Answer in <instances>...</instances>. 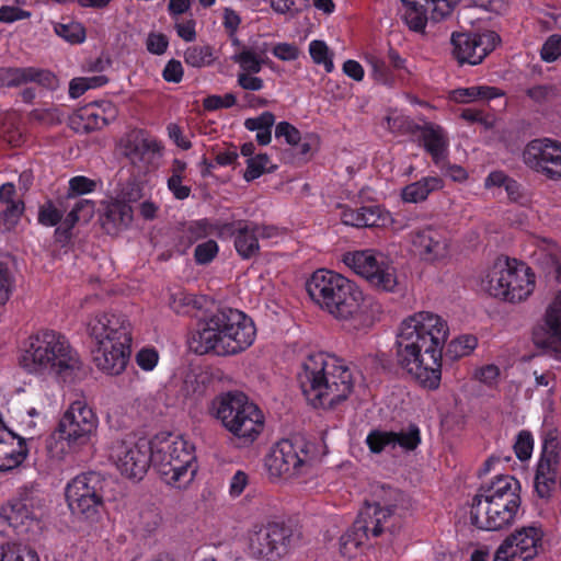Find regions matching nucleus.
Listing matches in <instances>:
<instances>
[{
  "instance_id": "nucleus-1",
  "label": "nucleus",
  "mask_w": 561,
  "mask_h": 561,
  "mask_svg": "<svg viewBox=\"0 0 561 561\" xmlns=\"http://www.w3.org/2000/svg\"><path fill=\"white\" fill-rule=\"evenodd\" d=\"M448 334L446 320L430 311L415 312L400 324L397 363L425 389L436 390L440 385L443 347Z\"/></svg>"
},
{
  "instance_id": "nucleus-2",
  "label": "nucleus",
  "mask_w": 561,
  "mask_h": 561,
  "mask_svg": "<svg viewBox=\"0 0 561 561\" xmlns=\"http://www.w3.org/2000/svg\"><path fill=\"white\" fill-rule=\"evenodd\" d=\"M256 328L243 311L220 308L198 320L188 345L195 354L231 356L248 350L255 341Z\"/></svg>"
},
{
  "instance_id": "nucleus-3",
  "label": "nucleus",
  "mask_w": 561,
  "mask_h": 561,
  "mask_svg": "<svg viewBox=\"0 0 561 561\" xmlns=\"http://www.w3.org/2000/svg\"><path fill=\"white\" fill-rule=\"evenodd\" d=\"M306 290L317 306L347 323L351 329L369 327L371 321L366 310L364 293L342 274L319 268L308 278Z\"/></svg>"
},
{
  "instance_id": "nucleus-4",
  "label": "nucleus",
  "mask_w": 561,
  "mask_h": 561,
  "mask_svg": "<svg viewBox=\"0 0 561 561\" xmlns=\"http://www.w3.org/2000/svg\"><path fill=\"white\" fill-rule=\"evenodd\" d=\"M19 364L27 374L62 383L72 381L81 367L80 356L68 339L50 329L38 330L25 340Z\"/></svg>"
},
{
  "instance_id": "nucleus-5",
  "label": "nucleus",
  "mask_w": 561,
  "mask_h": 561,
  "mask_svg": "<svg viewBox=\"0 0 561 561\" xmlns=\"http://www.w3.org/2000/svg\"><path fill=\"white\" fill-rule=\"evenodd\" d=\"M298 382L308 402L322 409L334 408L346 400L354 387L346 362L323 352L306 357L298 373Z\"/></svg>"
},
{
  "instance_id": "nucleus-6",
  "label": "nucleus",
  "mask_w": 561,
  "mask_h": 561,
  "mask_svg": "<svg viewBox=\"0 0 561 561\" xmlns=\"http://www.w3.org/2000/svg\"><path fill=\"white\" fill-rule=\"evenodd\" d=\"M88 334L94 342L93 360L107 375L125 370L131 354L133 333L127 316L122 312H100L88 322Z\"/></svg>"
},
{
  "instance_id": "nucleus-7",
  "label": "nucleus",
  "mask_w": 561,
  "mask_h": 561,
  "mask_svg": "<svg viewBox=\"0 0 561 561\" xmlns=\"http://www.w3.org/2000/svg\"><path fill=\"white\" fill-rule=\"evenodd\" d=\"M522 504L520 483L513 476H496L481 485L472 499L471 524L481 530L497 531L515 522Z\"/></svg>"
},
{
  "instance_id": "nucleus-8",
  "label": "nucleus",
  "mask_w": 561,
  "mask_h": 561,
  "mask_svg": "<svg viewBox=\"0 0 561 561\" xmlns=\"http://www.w3.org/2000/svg\"><path fill=\"white\" fill-rule=\"evenodd\" d=\"M153 467L169 485L183 488L197 471L195 447L183 436L171 433L151 439Z\"/></svg>"
},
{
  "instance_id": "nucleus-9",
  "label": "nucleus",
  "mask_w": 561,
  "mask_h": 561,
  "mask_svg": "<svg viewBox=\"0 0 561 561\" xmlns=\"http://www.w3.org/2000/svg\"><path fill=\"white\" fill-rule=\"evenodd\" d=\"M535 288V274L524 262L499 256L486 275L489 294L515 304L525 300Z\"/></svg>"
},
{
  "instance_id": "nucleus-10",
  "label": "nucleus",
  "mask_w": 561,
  "mask_h": 561,
  "mask_svg": "<svg viewBox=\"0 0 561 561\" xmlns=\"http://www.w3.org/2000/svg\"><path fill=\"white\" fill-rule=\"evenodd\" d=\"M216 416L243 444L253 443L264 426V415L242 392H228L216 402Z\"/></svg>"
},
{
  "instance_id": "nucleus-11",
  "label": "nucleus",
  "mask_w": 561,
  "mask_h": 561,
  "mask_svg": "<svg viewBox=\"0 0 561 561\" xmlns=\"http://www.w3.org/2000/svg\"><path fill=\"white\" fill-rule=\"evenodd\" d=\"M394 507V505H381L379 502H365L353 525L340 539L342 554L352 557L354 550L382 533L394 534L397 519Z\"/></svg>"
},
{
  "instance_id": "nucleus-12",
  "label": "nucleus",
  "mask_w": 561,
  "mask_h": 561,
  "mask_svg": "<svg viewBox=\"0 0 561 561\" xmlns=\"http://www.w3.org/2000/svg\"><path fill=\"white\" fill-rule=\"evenodd\" d=\"M295 545L294 530L283 522L255 524L247 534L245 553L257 561H278Z\"/></svg>"
},
{
  "instance_id": "nucleus-13",
  "label": "nucleus",
  "mask_w": 561,
  "mask_h": 561,
  "mask_svg": "<svg viewBox=\"0 0 561 561\" xmlns=\"http://www.w3.org/2000/svg\"><path fill=\"white\" fill-rule=\"evenodd\" d=\"M107 480L100 472L88 471L71 479L65 496L72 515L93 520L104 507Z\"/></svg>"
},
{
  "instance_id": "nucleus-14",
  "label": "nucleus",
  "mask_w": 561,
  "mask_h": 561,
  "mask_svg": "<svg viewBox=\"0 0 561 561\" xmlns=\"http://www.w3.org/2000/svg\"><path fill=\"white\" fill-rule=\"evenodd\" d=\"M99 419L87 402L73 401L62 414L53 438L65 442L70 450H79L93 443Z\"/></svg>"
},
{
  "instance_id": "nucleus-15",
  "label": "nucleus",
  "mask_w": 561,
  "mask_h": 561,
  "mask_svg": "<svg viewBox=\"0 0 561 561\" xmlns=\"http://www.w3.org/2000/svg\"><path fill=\"white\" fill-rule=\"evenodd\" d=\"M342 261L375 289L394 291L398 285L397 271L383 253L371 249L346 252Z\"/></svg>"
},
{
  "instance_id": "nucleus-16",
  "label": "nucleus",
  "mask_w": 561,
  "mask_h": 561,
  "mask_svg": "<svg viewBox=\"0 0 561 561\" xmlns=\"http://www.w3.org/2000/svg\"><path fill=\"white\" fill-rule=\"evenodd\" d=\"M312 460L309 443L302 438L282 439L267 455L265 467L271 477L289 479L307 473Z\"/></svg>"
},
{
  "instance_id": "nucleus-17",
  "label": "nucleus",
  "mask_w": 561,
  "mask_h": 561,
  "mask_svg": "<svg viewBox=\"0 0 561 561\" xmlns=\"http://www.w3.org/2000/svg\"><path fill=\"white\" fill-rule=\"evenodd\" d=\"M543 536L540 523L518 527L496 548L493 561H531L542 548Z\"/></svg>"
},
{
  "instance_id": "nucleus-18",
  "label": "nucleus",
  "mask_w": 561,
  "mask_h": 561,
  "mask_svg": "<svg viewBox=\"0 0 561 561\" xmlns=\"http://www.w3.org/2000/svg\"><path fill=\"white\" fill-rule=\"evenodd\" d=\"M121 149L134 169L141 174H148L158 169L164 146L147 130L136 129L122 139Z\"/></svg>"
},
{
  "instance_id": "nucleus-19",
  "label": "nucleus",
  "mask_w": 561,
  "mask_h": 561,
  "mask_svg": "<svg viewBox=\"0 0 561 561\" xmlns=\"http://www.w3.org/2000/svg\"><path fill=\"white\" fill-rule=\"evenodd\" d=\"M111 458L122 476L139 481L149 466H153L151 440H117L112 446Z\"/></svg>"
},
{
  "instance_id": "nucleus-20",
  "label": "nucleus",
  "mask_w": 561,
  "mask_h": 561,
  "mask_svg": "<svg viewBox=\"0 0 561 561\" xmlns=\"http://www.w3.org/2000/svg\"><path fill=\"white\" fill-rule=\"evenodd\" d=\"M501 43L494 31L453 33V56L459 65H480Z\"/></svg>"
},
{
  "instance_id": "nucleus-21",
  "label": "nucleus",
  "mask_w": 561,
  "mask_h": 561,
  "mask_svg": "<svg viewBox=\"0 0 561 561\" xmlns=\"http://www.w3.org/2000/svg\"><path fill=\"white\" fill-rule=\"evenodd\" d=\"M523 161L531 170L552 181L561 180V144L549 138L529 141Z\"/></svg>"
},
{
  "instance_id": "nucleus-22",
  "label": "nucleus",
  "mask_w": 561,
  "mask_h": 561,
  "mask_svg": "<svg viewBox=\"0 0 561 561\" xmlns=\"http://www.w3.org/2000/svg\"><path fill=\"white\" fill-rule=\"evenodd\" d=\"M403 4V22L410 31L414 33H425L428 21V12L431 19L435 22L449 16L460 0H401Z\"/></svg>"
},
{
  "instance_id": "nucleus-23",
  "label": "nucleus",
  "mask_w": 561,
  "mask_h": 561,
  "mask_svg": "<svg viewBox=\"0 0 561 561\" xmlns=\"http://www.w3.org/2000/svg\"><path fill=\"white\" fill-rule=\"evenodd\" d=\"M413 252L425 262H436L447 254V238L443 229L427 225L410 233Z\"/></svg>"
},
{
  "instance_id": "nucleus-24",
  "label": "nucleus",
  "mask_w": 561,
  "mask_h": 561,
  "mask_svg": "<svg viewBox=\"0 0 561 561\" xmlns=\"http://www.w3.org/2000/svg\"><path fill=\"white\" fill-rule=\"evenodd\" d=\"M116 116L117 108L111 101H100L77 110L70 123L77 133L89 134L107 126Z\"/></svg>"
},
{
  "instance_id": "nucleus-25",
  "label": "nucleus",
  "mask_w": 561,
  "mask_h": 561,
  "mask_svg": "<svg viewBox=\"0 0 561 561\" xmlns=\"http://www.w3.org/2000/svg\"><path fill=\"white\" fill-rule=\"evenodd\" d=\"M30 82H34L49 91H56L59 88L58 77L48 69L36 67L0 68L1 88H18Z\"/></svg>"
},
{
  "instance_id": "nucleus-26",
  "label": "nucleus",
  "mask_w": 561,
  "mask_h": 561,
  "mask_svg": "<svg viewBox=\"0 0 561 561\" xmlns=\"http://www.w3.org/2000/svg\"><path fill=\"white\" fill-rule=\"evenodd\" d=\"M534 343L554 354H561V293L547 308L542 323L533 331Z\"/></svg>"
},
{
  "instance_id": "nucleus-27",
  "label": "nucleus",
  "mask_w": 561,
  "mask_h": 561,
  "mask_svg": "<svg viewBox=\"0 0 561 561\" xmlns=\"http://www.w3.org/2000/svg\"><path fill=\"white\" fill-rule=\"evenodd\" d=\"M219 231L221 234L233 237L234 249L241 259L250 260L260 253V242L254 231V221L239 219L225 222Z\"/></svg>"
},
{
  "instance_id": "nucleus-28",
  "label": "nucleus",
  "mask_w": 561,
  "mask_h": 561,
  "mask_svg": "<svg viewBox=\"0 0 561 561\" xmlns=\"http://www.w3.org/2000/svg\"><path fill=\"white\" fill-rule=\"evenodd\" d=\"M36 519V514L30 507L27 500L19 499L9 502L0 510V527L9 526L16 535L27 533L28 526Z\"/></svg>"
},
{
  "instance_id": "nucleus-29",
  "label": "nucleus",
  "mask_w": 561,
  "mask_h": 561,
  "mask_svg": "<svg viewBox=\"0 0 561 561\" xmlns=\"http://www.w3.org/2000/svg\"><path fill=\"white\" fill-rule=\"evenodd\" d=\"M100 216L102 228L107 234H116L126 229L133 220V208L125 201L110 199L102 203Z\"/></svg>"
},
{
  "instance_id": "nucleus-30",
  "label": "nucleus",
  "mask_w": 561,
  "mask_h": 561,
  "mask_svg": "<svg viewBox=\"0 0 561 561\" xmlns=\"http://www.w3.org/2000/svg\"><path fill=\"white\" fill-rule=\"evenodd\" d=\"M560 459L539 458L534 478V492L545 501H549L556 490Z\"/></svg>"
},
{
  "instance_id": "nucleus-31",
  "label": "nucleus",
  "mask_w": 561,
  "mask_h": 561,
  "mask_svg": "<svg viewBox=\"0 0 561 561\" xmlns=\"http://www.w3.org/2000/svg\"><path fill=\"white\" fill-rule=\"evenodd\" d=\"M419 140L437 167H443L447 159L449 140L444 129L435 125L421 128Z\"/></svg>"
},
{
  "instance_id": "nucleus-32",
  "label": "nucleus",
  "mask_w": 561,
  "mask_h": 561,
  "mask_svg": "<svg viewBox=\"0 0 561 561\" xmlns=\"http://www.w3.org/2000/svg\"><path fill=\"white\" fill-rule=\"evenodd\" d=\"M444 181L437 175L423 176L419 181L405 185L400 193L401 199L405 203L419 204L428 198V196L442 190Z\"/></svg>"
},
{
  "instance_id": "nucleus-33",
  "label": "nucleus",
  "mask_w": 561,
  "mask_h": 561,
  "mask_svg": "<svg viewBox=\"0 0 561 561\" xmlns=\"http://www.w3.org/2000/svg\"><path fill=\"white\" fill-rule=\"evenodd\" d=\"M168 173L167 187L172 196L178 201L188 198L192 193V187L187 184V163L184 160L174 158Z\"/></svg>"
},
{
  "instance_id": "nucleus-34",
  "label": "nucleus",
  "mask_w": 561,
  "mask_h": 561,
  "mask_svg": "<svg viewBox=\"0 0 561 561\" xmlns=\"http://www.w3.org/2000/svg\"><path fill=\"white\" fill-rule=\"evenodd\" d=\"M184 61L188 67L202 69L211 67L218 56L215 48L209 45H191L184 50Z\"/></svg>"
},
{
  "instance_id": "nucleus-35",
  "label": "nucleus",
  "mask_w": 561,
  "mask_h": 561,
  "mask_svg": "<svg viewBox=\"0 0 561 561\" xmlns=\"http://www.w3.org/2000/svg\"><path fill=\"white\" fill-rule=\"evenodd\" d=\"M503 95V92L495 87L473 85L459 88L453 91V100L458 103H469L476 100H493Z\"/></svg>"
},
{
  "instance_id": "nucleus-36",
  "label": "nucleus",
  "mask_w": 561,
  "mask_h": 561,
  "mask_svg": "<svg viewBox=\"0 0 561 561\" xmlns=\"http://www.w3.org/2000/svg\"><path fill=\"white\" fill-rule=\"evenodd\" d=\"M98 187V182L84 175H76L68 181V191L65 197H59L57 203L65 207V202L77 199L79 196L93 193Z\"/></svg>"
},
{
  "instance_id": "nucleus-37",
  "label": "nucleus",
  "mask_w": 561,
  "mask_h": 561,
  "mask_svg": "<svg viewBox=\"0 0 561 561\" xmlns=\"http://www.w3.org/2000/svg\"><path fill=\"white\" fill-rule=\"evenodd\" d=\"M0 561H39V556L26 545L5 542L0 545Z\"/></svg>"
},
{
  "instance_id": "nucleus-38",
  "label": "nucleus",
  "mask_w": 561,
  "mask_h": 561,
  "mask_svg": "<svg viewBox=\"0 0 561 561\" xmlns=\"http://www.w3.org/2000/svg\"><path fill=\"white\" fill-rule=\"evenodd\" d=\"M170 308L178 314H192L203 307L202 297L185 290H179L170 296Z\"/></svg>"
},
{
  "instance_id": "nucleus-39",
  "label": "nucleus",
  "mask_w": 561,
  "mask_h": 561,
  "mask_svg": "<svg viewBox=\"0 0 561 561\" xmlns=\"http://www.w3.org/2000/svg\"><path fill=\"white\" fill-rule=\"evenodd\" d=\"M541 451L539 458L560 459L561 443L559 430L546 426L540 432Z\"/></svg>"
},
{
  "instance_id": "nucleus-40",
  "label": "nucleus",
  "mask_w": 561,
  "mask_h": 561,
  "mask_svg": "<svg viewBox=\"0 0 561 561\" xmlns=\"http://www.w3.org/2000/svg\"><path fill=\"white\" fill-rule=\"evenodd\" d=\"M366 61L371 67L373 77L377 82L389 87L394 84L397 75L390 67L386 57L369 54L366 56Z\"/></svg>"
},
{
  "instance_id": "nucleus-41",
  "label": "nucleus",
  "mask_w": 561,
  "mask_h": 561,
  "mask_svg": "<svg viewBox=\"0 0 561 561\" xmlns=\"http://www.w3.org/2000/svg\"><path fill=\"white\" fill-rule=\"evenodd\" d=\"M478 345L474 335L465 334L451 340L446 347L445 356L450 360H457L461 357L470 355Z\"/></svg>"
},
{
  "instance_id": "nucleus-42",
  "label": "nucleus",
  "mask_w": 561,
  "mask_h": 561,
  "mask_svg": "<svg viewBox=\"0 0 561 561\" xmlns=\"http://www.w3.org/2000/svg\"><path fill=\"white\" fill-rule=\"evenodd\" d=\"M275 169L276 167L271 163L268 154L259 153L247 160V169L243 173V179L247 182H252L265 173L273 172Z\"/></svg>"
},
{
  "instance_id": "nucleus-43",
  "label": "nucleus",
  "mask_w": 561,
  "mask_h": 561,
  "mask_svg": "<svg viewBox=\"0 0 561 561\" xmlns=\"http://www.w3.org/2000/svg\"><path fill=\"white\" fill-rule=\"evenodd\" d=\"M309 55L316 65L323 66L325 72L331 73L334 71V54L330 50L329 46L324 41H311L309 43Z\"/></svg>"
},
{
  "instance_id": "nucleus-44",
  "label": "nucleus",
  "mask_w": 561,
  "mask_h": 561,
  "mask_svg": "<svg viewBox=\"0 0 561 561\" xmlns=\"http://www.w3.org/2000/svg\"><path fill=\"white\" fill-rule=\"evenodd\" d=\"M241 68L240 73L255 75L262 70L263 60L251 49L244 48L231 57Z\"/></svg>"
},
{
  "instance_id": "nucleus-45",
  "label": "nucleus",
  "mask_w": 561,
  "mask_h": 561,
  "mask_svg": "<svg viewBox=\"0 0 561 561\" xmlns=\"http://www.w3.org/2000/svg\"><path fill=\"white\" fill-rule=\"evenodd\" d=\"M534 445L535 440L533 433L528 430L519 431L513 445L516 458L522 462L528 461L533 456Z\"/></svg>"
},
{
  "instance_id": "nucleus-46",
  "label": "nucleus",
  "mask_w": 561,
  "mask_h": 561,
  "mask_svg": "<svg viewBox=\"0 0 561 561\" xmlns=\"http://www.w3.org/2000/svg\"><path fill=\"white\" fill-rule=\"evenodd\" d=\"M55 33L70 44H81L85 39V28L79 22L57 23Z\"/></svg>"
},
{
  "instance_id": "nucleus-47",
  "label": "nucleus",
  "mask_w": 561,
  "mask_h": 561,
  "mask_svg": "<svg viewBox=\"0 0 561 561\" xmlns=\"http://www.w3.org/2000/svg\"><path fill=\"white\" fill-rule=\"evenodd\" d=\"M15 275L8 263L0 261V307L4 306L15 289Z\"/></svg>"
},
{
  "instance_id": "nucleus-48",
  "label": "nucleus",
  "mask_w": 561,
  "mask_h": 561,
  "mask_svg": "<svg viewBox=\"0 0 561 561\" xmlns=\"http://www.w3.org/2000/svg\"><path fill=\"white\" fill-rule=\"evenodd\" d=\"M394 432L373 430L366 437V444L374 454L383 451L387 447L394 448Z\"/></svg>"
},
{
  "instance_id": "nucleus-49",
  "label": "nucleus",
  "mask_w": 561,
  "mask_h": 561,
  "mask_svg": "<svg viewBox=\"0 0 561 561\" xmlns=\"http://www.w3.org/2000/svg\"><path fill=\"white\" fill-rule=\"evenodd\" d=\"M394 447L412 451L421 444V431L417 425L410 424L407 431L394 432Z\"/></svg>"
},
{
  "instance_id": "nucleus-50",
  "label": "nucleus",
  "mask_w": 561,
  "mask_h": 561,
  "mask_svg": "<svg viewBox=\"0 0 561 561\" xmlns=\"http://www.w3.org/2000/svg\"><path fill=\"white\" fill-rule=\"evenodd\" d=\"M310 5V0H271V8L278 14L295 18Z\"/></svg>"
},
{
  "instance_id": "nucleus-51",
  "label": "nucleus",
  "mask_w": 561,
  "mask_h": 561,
  "mask_svg": "<svg viewBox=\"0 0 561 561\" xmlns=\"http://www.w3.org/2000/svg\"><path fill=\"white\" fill-rule=\"evenodd\" d=\"M64 217L62 210L56 207L51 199L46 201L38 208L37 221L45 227L57 226Z\"/></svg>"
},
{
  "instance_id": "nucleus-52",
  "label": "nucleus",
  "mask_w": 561,
  "mask_h": 561,
  "mask_svg": "<svg viewBox=\"0 0 561 561\" xmlns=\"http://www.w3.org/2000/svg\"><path fill=\"white\" fill-rule=\"evenodd\" d=\"M211 224L208 219H199L191 221L184 229V238L188 244H193L202 239L207 238L211 233Z\"/></svg>"
},
{
  "instance_id": "nucleus-53",
  "label": "nucleus",
  "mask_w": 561,
  "mask_h": 561,
  "mask_svg": "<svg viewBox=\"0 0 561 561\" xmlns=\"http://www.w3.org/2000/svg\"><path fill=\"white\" fill-rule=\"evenodd\" d=\"M218 252V243L215 240L209 239L196 245L194 250V260L198 265H206L217 256Z\"/></svg>"
},
{
  "instance_id": "nucleus-54",
  "label": "nucleus",
  "mask_w": 561,
  "mask_h": 561,
  "mask_svg": "<svg viewBox=\"0 0 561 561\" xmlns=\"http://www.w3.org/2000/svg\"><path fill=\"white\" fill-rule=\"evenodd\" d=\"M275 137L276 139H284V141L295 147L302 140V136L300 130L295 127L293 124L288 122H279L275 126Z\"/></svg>"
},
{
  "instance_id": "nucleus-55",
  "label": "nucleus",
  "mask_w": 561,
  "mask_h": 561,
  "mask_svg": "<svg viewBox=\"0 0 561 561\" xmlns=\"http://www.w3.org/2000/svg\"><path fill=\"white\" fill-rule=\"evenodd\" d=\"M363 210L367 221L365 227H383L390 220V213L379 205L363 206Z\"/></svg>"
},
{
  "instance_id": "nucleus-56",
  "label": "nucleus",
  "mask_w": 561,
  "mask_h": 561,
  "mask_svg": "<svg viewBox=\"0 0 561 561\" xmlns=\"http://www.w3.org/2000/svg\"><path fill=\"white\" fill-rule=\"evenodd\" d=\"M136 364L145 371H152L159 363V353L154 347H142L136 354Z\"/></svg>"
},
{
  "instance_id": "nucleus-57",
  "label": "nucleus",
  "mask_w": 561,
  "mask_h": 561,
  "mask_svg": "<svg viewBox=\"0 0 561 561\" xmlns=\"http://www.w3.org/2000/svg\"><path fill=\"white\" fill-rule=\"evenodd\" d=\"M561 56V35H551L543 43L540 57L546 62H553Z\"/></svg>"
},
{
  "instance_id": "nucleus-58",
  "label": "nucleus",
  "mask_w": 561,
  "mask_h": 561,
  "mask_svg": "<svg viewBox=\"0 0 561 561\" xmlns=\"http://www.w3.org/2000/svg\"><path fill=\"white\" fill-rule=\"evenodd\" d=\"M25 209L24 202L18 199L5 204V208L2 210V219L7 227H14Z\"/></svg>"
},
{
  "instance_id": "nucleus-59",
  "label": "nucleus",
  "mask_w": 561,
  "mask_h": 561,
  "mask_svg": "<svg viewBox=\"0 0 561 561\" xmlns=\"http://www.w3.org/2000/svg\"><path fill=\"white\" fill-rule=\"evenodd\" d=\"M169 47V38L165 34L150 32L146 39V48L152 55H163Z\"/></svg>"
},
{
  "instance_id": "nucleus-60",
  "label": "nucleus",
  "mask_w": 561,
  "mask_h": 561,
  "mask_svg": "<svg viewBox=\"0 0 561 561\" xmlns=\"http://www.w3.org/2000/svg\"><path fill=\"white\" fill-rule=\"evenodd\" d=\"M341 221L346 226H352L356 228L365 227V225H367V221H365L363 206L359 208L343 206L341 210Z\"/></svg>"
},
{
  "instance_id": "nucleus-61",
  "label": "nucleus",
  "mask_w": 561,
  "mask_h": 561,
  "mask_svg": "<svg viewBox=\"0 0 561 561\" xmlns=\"http://www.w3.org/2000/svg\"><path fill=\"white\" fill-rule=\"evenodd\" d=\"M529 247L536 248V250L529 252L530 256L537 255V251H540L541 255L549 256L552 263H556L554 253L557 245L552 240L540 237H531L529 239Z\"/></svg>"
},
{
  "instance_id": "nucleus-62",
  "label": "nucleus",
  "mask_w": 561,
  "mask_h": 561,
  "mask_svg": "<svg viewBox=\"0 0 561 561\" xmlns=\"http://www.w3.org/2000/svg\"><path fill=\"white\" fill-rule=\"evenodd\" d=\"M275 124V115L272 112H263L256 117L244 121V127L250 131H261L272 128Z\"/></svg>"
},
{
  "instance_id": "nucleus-63",
  "label": "nucleus",
  "mask_w": 561,
  "mask_h": 561,
  "mask_svg": "<svg viewBox=\"0 0 561 561\" xmlns=\"http://www.w3.org/2000/svg\"><path fill=\"white\" fill-rule=\"evenodd\" d=\"M272 54L279 60L294 61L298 59L300 50L294 43H277L273 46Z\"/></svg>"
},
{
  "instance_id": "nucleus-64",
  "label": "nucleus",
  "mask_w": 561,
  "mask_h": 561,
  "mask_svg": "<svg viewBox=\"0 0 561 561\" xmlns=\"http://www.w3.org/2000/svg\"><path fill=\"white\" fill-rule=\"evenodd\" d=\"M183 76L184 69L181 61L178 59H170L162 70V78L167 82L180 83Z\"/></svg>"
}]
</instances>
